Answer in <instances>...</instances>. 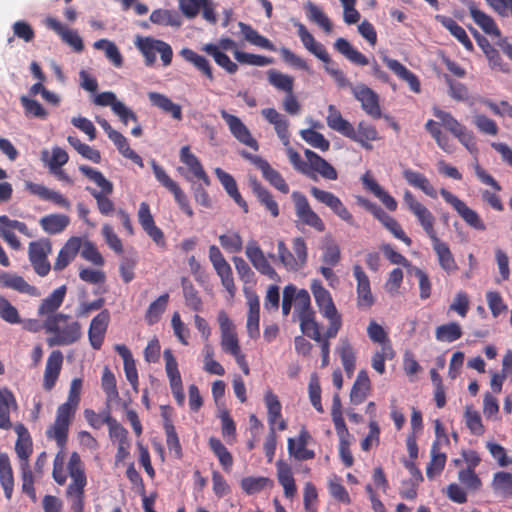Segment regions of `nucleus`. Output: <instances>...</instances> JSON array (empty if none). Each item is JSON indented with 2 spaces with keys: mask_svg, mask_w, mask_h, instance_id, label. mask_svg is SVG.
Here are the masks:
<instances>
[{
  "mask_svg": "<svg viewBox=\"0 0 512 512\" xmlns=\"http://www.w3.org/2000/svg\"><path fill=\"white\" fill-rule=\"evenodd\" d=\"M310 288L319 313L328 321L329 326L324 334H321L320 326L303 334L320 344L322 366L325 367L330 361L329 340L335 338L341 330L342 315L337 310L331 293L322 285L321 281L314 280Z\"/></svg>",
  "mask_w": 512,
  "mask_h": 512,
  "instance_id": "nucleus-1",
  "label": "nucleus"
},
{
  "mask_svg": "<svg viewBox=\"0 0 512 512\" xmlns=\"http://www.w3.org/2000/svg\"><path fill=\"white\" fill-rule=\"evenodd\" d=\"M43 327L46 333L51 334L47 338L49 347L72 345L82 336L81 324L64 313L46 317Z\"/></svg>",
  "mask_w": 512,
  "mask_h": 512,
  "instance_id": "nucleus-2",
  "label": "nucleus"
},
{
  "mask_svg": "<svg viewBox=\"0 0 512 512\" xmlns=\"http://www.w3.org/2000/svg\"><path fill=\"white\" fill-rule=\"evenodd\" d=\"M217 321L221 332L220 345L222 350L233 356L242 372L249 375L250 368L246 356L241 350L234 323L224 310L219 311Z\"/></svg>",
  "mask_w": 512,
  "mask_h": 512,
  "instance_id": "nucleus-3",
  "label": "nucleus"
},
{
  "mask_svg": "<svg viewBox=\"0 0 512 512\" xmlns=\"http://www.w3.org/2000/svg\"><path fill=\"white\" fill-rule=\"evenodd\" d=\"M67 468L72 479L66 491L71 509L73 512H84V488L87 484V478L81 457L77 452H72L70 455Z\"/></svg>",
  "mask_w": 512,
  "mask_h": 512,
  "instance_id": "nucleus-4",
  "label": "nucleus"
},
{
  "mask_svg": "<svg viewBox=\"0 0 512 512\" xmlns=\"http://www.w3.org/2000/svg\"><path fill=\"white\" fill-rule=\"evenodd\" d=\"M79 171L101 188V191L91 187H86V190L96 200L99 212L105 216L110 215L114 211V203L108 197L113 193L112 182L106 179L102 172L90 166L80 165Z\"/></svg>",
  "mask_w": 512,
  "mask_h": 512,
  "instance_id": "nucleus-5",
  "label": "nucleus"
},
{
  "mask_svg": "<svg viewBox=\"0 0 512 512\" xmlns=\"http://www.w3.org/2000/svg\"><path fill=\"white\" fill-rule=\"evenodd\" d=\"M51 252L52 243L48 238H40L29 243L28 259L34 272L40 277L47 276L51 270V264L48 260Z\"/></svg>",
  "mask_w": 512,
  "mask_h": 512,
  "instance_id": "nucleus-6",
  "label": "nucleus"
},
{
  "mask_svg": "<svg viewBox=\"0 0 512 512\" xmlns=\"http://www.w3.org/2000/svg\"><path fill=\"white\" fill-rule=\"evenodd\" d=\"M403 202L407 209L417 219L419 225L422 227L429 239L437 237L435 230L436 219L432 212L420 201L416 199L413 193L409 190H405L403 194Z\"/></svg>",
  "mask_w": 512,
  "mask_h": 512,
  "instance_id": "nucleus-7",
  "label": "nucleus"
},
{
  "mask_svg": "<svg viewBox=\"0 0 512 512\" xmlns=\"http://www.w3.org/2000/svg\"><path fill=\"white\" fill-rule=\"evenodd\" d=\"M294 314L297 316L302 333L319 327L315 311L311 306V298L307 290H296L294 296Z\"/></svg>",
  "mask_w": 512,
  "mask_h": 512,
  "instance_id": "nucleus-8",
  "label": "nucleus"
},
{
  "mask_svg": "<svg viewBox=\"0 0 512 512\" xmlns=\"http://www.w3.org/2000/svg\"><path fill=\"white\" fill-rule=\"evenodd\" d=\"M440 195L453 207L469 227L478 231L486 230V225L480 215L475 210L468 207L463 200L444 188L440 189Z\"/></svg>",
  "mask_w": 512,
  "mask_h": 512,
  "instance_id": "nucleus-9",
  "label": "nucleus"
},
{
  "mask_svg": "<svg viewBox=\"0 0 512 512\" xmlns=\"http://www.w3.org/2000/svg\"><path fill=\"white\" fill-rule=\"evenodd\" d=\"M15 231L29 238L34 236L26 223L11 219L7 215H0V238L6 242L11 249L18 251L22 248V245Z\"/></svg>",
  "mask_w": 512,
  "mask_h": 512,
  "instance_id": "nucleus-10",
  "label": "nucleus"
},
{
  "mask_svg": "<svg viewBox=\"0 0 512 512\" xmlns=\"http://www.w3.org/2000/svg\"><path fill=\"white\" fill-rule=\"evenodd\" d=\"M151 166L157 181L168 189L174 196L175 201L180 209L189 217L194 215L193 210L189 204V200L179 185L170 178L166 171L157 164L155 160L151 161Z\"/></svg>",
  "mask_w": 512,
  "mask_h": 512,
  "instance_id": "nucleus-11",
  "label": "nucleus"
},
{
  "mask_svg": "<svg viewBox=\"0 0 512 512\" xmlns=\"http://www.w3.org/2000/svg\"><path fill=\"white\" fill-rule=\"evenodd\" d=\"M291 198L299 220L303 224L314 228L316 231L323 232L325 230V224L320 216L311 208L306 196L299 191H293Z\"/></svg>",
  "mask_w": 512,
  "mask_h": 512,
  "instance_id": "nucleus-12",
  "label": "nucleus"
},
{
  "mask_svg": "<svg viewBox=\"0 0 512 512\" xmlns=\"http://www.w3.org/2000/svg\"><path fill=\"white\" fill-rule=\"evenodd\" d=\"M209 260L220 277L223 287L233 297L236 292V286L234 284L232 268L216 245L209 247Z\"/></svg>",
  "mask_w": 512,
  "mask_h": 512,
  "instance_id": "nucleus-13",
  "label": "nucleus"
},
{
  "mask_svg": "<svg viewBox=\"0 0 512 512\" xmlns=\"http://www.w3.org/2000/svg\"><path fill=\"white\" fill-rule=\"evenodd\" d=\"M137 218L144 232L160 248H166L164 232L155 224L150 206L147 202H141L137 212Z\"/></svg>",
  "mask_w": 512,
  "mask_h": 512,
  "instance_id": "nucleus-14",
  "label": "nucleus"
},
{
  "mask_svg": "<svg viewBox=\"0 0 512 512\" xmlns=\"http://www.w3.org/2000/svg\"><path fill=\"white\" fill-rule=\"evenodd\" d=\"M311 195L320 203L329 207L340 219L349 225L354 224V218L339 197L316 186L310 188Z\"/></svg>",
  "mask_w": 512,
  "mask_h": 512,
  "instance_id": "nucleus-15",
  "label": "nucleus"
},
{
  "mask_svg": "<svg viewBox=\"0 0 512 512\" xmlns=\"http://www.w3.org/2000/svg\"><path fill=\"white\" fill-rule=\"evenodd\" d=\"M220 115L226 122L229 131L234 136V138H236L240 143L250 147L254 151H258V142L252 136L247 126L239 117L228 113L225 109L220 110Z\"/></svg>",
  "mask_w": 512,
  "mask_h": 512,
  "instance_id": "nucleus-16",
  "label": "nucleus"
},
{
  "mask_svg": "<svg viewBox=\"0 0 512 512\" xmlns=\"http://www.w3.org/2000/svg\"><path fill=\"white\" fill-rule=\"evenodd\" d=\"M354 97L361 103L364 112L374 119L382 116L378 94L365 84H359L352 89Z\"/></svg>",
  "mask_w": 512,
  "mask_h": 512,
  "instance_id": "nucleus-17",
  "label": "nucleus"
},
{
  "mask_svg": "<svg viewBox=\"0 0 512 512\" xmlns=\"http://www.w3.org/2000/svg\"><path fill=\"white\" fill-rule=\"evenodd\" d=\"M353 275L357 282L356 293L358 308H371L375 303V298L371 291L369 277L359 264L353 266Z\"/></svg>",
  "mask_w": 512,
  "mask_h": 512,
  "instance_id": "nucleus-18",
  "label": "nucleus"
},
{
  "mask_svg": "<svg viewBox=\"0 0 512 512\" xmlns=\"http://www.w3.org/2000/svg\"><path fill=\"white\" fill-rule=\"evenodd\" d=\"M220 51L234 50V58L241 64L254 65V66H266L273 63L272 58H268L262 55H256L252 53L242 52L236 49V42L231 38H221L218 44Z\"/></svg>",
  "mask_w": 512,
  "mask_h": 512,
  "instance_id": "nucleus-19",
  "label": "nucleus"
},
{
  "mask_svg": "<svg viewBox=\"0 0 512 512\" xmlns=\"http://www.w3.org/2000/svg\"><path fill=\"white\" fill-rule=\"evenodd\" d=\"M73 416V413L58 408L56 419L53 425H51L47 430L48 438L54 439L60 448H63L66 445L68 429Z\"/></svg>",
  "mask_w": 512,
  "mask_h": 512,
  "instance_id": "nucleus-20",
  "label": "nucleus"
},
{
  "mask_svg": "<svg viewBox=\"0 0 512 512\" xmlns=\"http://www.w3.org/2000/svg\"><path fill=\"white\" fill-rule=\"evenodd\" d=\"M245 254L259 273L269 277L270 279H275L277 277L276 271L270 265L256 241L251 240L247 243Z\"/></svg>",
  "mask_w": 512,
  "mask_h": 512,
  "instance_id": "nucleus-21",
  "label": "nucleus"
},
{
  "mask_svg": "<svg viewBox=\"0 0 512 512\" xmlns=\"http://www.w3.org/2000/svg\"><path fill=\"white\" fill-rule=\"evenodd\" d=\"M109 322L110 313L107 309L102 310L92 319L88 330V338L94 349L99 350L101 348Z\"/></svg>",
  "mask_w": 512,
  "mask_h": 512,
  "instance_id": "nucleus-22",
  "label": "nucleus"
},
{
  "mask_svg": "<svg viewBox=\"0 0 512 512\" xmlns=\"http://www.w3.org/2000/svg\"><path fill=\"white\" fill-rule=\"evenodd\" d=\"M297 28V34L303 44V46L314 56L324 63H329L331 58L325 48V46L317 42L314 36L308 31L307 27L301 22H294Z\"/></svg>",
  "mask_w": 512,
  "mask_h": 512,
  "instance_id": "nucleus-23",
  "label": "nucleus"
},
{
  "mask_svg": "<svg viewBox=\"0 0 512 512\" xmlns=\"http://www.w3.org/2000/svg\"><path fill=\"white\" fill-rule=\"evenodd\" d=\"M19 406L15 395L9 388H0V429L12 428L11 413L18 412Z\"/></svg>",
  "mask_w": 512,
  "mask_h": 512,
  "instance_id": "nucleus-24",
  "label": "nucleus"
},
{
  "mask_svg": "<svg viewBox=\"0 0 512 512\" xmlns=\"http://www.w3.org/2000/svg\"><path fill=\"white\" fill-rule=\"evenodd\" d=\"M63 365V353L60 350H53L47 358L44 377L43 388L46 391H51L61 372Z\"/></svg>",
  "mask_w": 512,
  "mask_h": 512,
  "instance_id": "nucleus-25",
  "label": "nucleus"
},
{
  "mask_svg": "<svg viewBox=\"0 0 512 512\" xmlns=\"http://www.w3.org/2000/svg\"><path fill=\"white\" fill-rule=\"evenodd\" d=\"M45 24L47 28L57 33L62 41L71 46L76 52L83 51V41L76 31L65 27L59 20L53 17L46 18Z\"/></svg>",
  "mask_w": 512,
  "mask_h": 512,
  "instance_id": "nucleus-26",
  "label": "nucleus"
},
{
  "mask_svg": "<svg viewBox=\"0 0 512 512\" xmlns=\"http://www.w3.org/2000/svg\"><path fill=\"white\" fill-rule=\"evenodd\" d=\"M310 440V433L305 428H302L296 440L293 438L288 439L289 454L299 461L313 459L315 457L314 451L307 448Z\"/></svg>",
  "mask_w": 512,
  "mask_h": 512,
  "instance_id": "nucleus-27",
  "label": "nucleus"
},
{
  "mask_svg": "<svg viewBox=\"0 0 512 512\" xmlns=\"http://www.w3.org/2000/svg\"><path fill=\"white\" fill-rule=\"evenodd\" d=\"M0 286L13 289L19 293L27 294L30 296H39L38 288L30 285L22 276L12 274L6 271H0Z\"/></svg>",
  "mask_w": 512,
  "mask_h": 512,
  "instance_id": "nucleus-28",
  "label": "nucleus"
},
{
  "mask_svg": "<svg viewBox=\"0 0 512 512\" xmlns=\"http://www.w3.org/2000/svg\"><path fill=\"white\" fill-rule=\"evenodd\" d=\"M264 400L267 407L269 428H275L277 425L278 430H285L287 428V423L282 418V406L278 396L269 390L265 393Z\"/></svg>",
  "mask_w": 512,
  "mask_h": 512,
  "instance_id": "nucleus-29",
  "label": "nucleus"
},
{
  "mask_svg": "<svg viewBox=\"0 0 512 512\" xmlns=\"http://www.w3.org/2000/svg\"><path fill=\"white\" fill-rule=\"evenodd\" d=\"M81 248V239L79 237L69 238L60 249L53 265L55 271L64 270L77 256Z\"/></svg>",
  "mask_w": 512,
  "mask_h": 512,
  "instance_id": "nucleus-30",
  "label": "nucleus"
},
{
  "mask_svg": "<svg viewBox=\"0 0 512 512\" xmlns=\"http://www.w3.org/2000/svg\"><path fill=\"white\" fill-rule=\"evenodd\" d=\"M326 123L330 129L340 133L344 137L348 139L354 137V126L348 120L343 118L341 112L333 104L328 106Z\"/></svg>",
  "mask_w": 512,
  "mask_h": 512,
  "instance_id": "nucleus-31",
  "label": "nucleus"
},
{
  "mask_svg": "<svg viewBox=\"0 0 512 512\" xmlns=\"http://www.w3.org/2000/svg\"><path fill=\"white\" fill-rule=\"evenodd\" d=\"M262 116L267 122L274 126L275 132L284 145H289V122L284 115L274 108L261 110Z\"/></svg>",
  "mask_w": 512,
  "mask_h": 512,
  "instance_id": "nucleus-32",
  "label": "nucleus"
},
{
  "mask_svg": "<svg viewBox=\"0 0 512 512\" xmlns=\"http://www.w3.org/2000/svg\"><path fill=\"white\" fill-rule=\"evenodd\" d=\"M115 351L122 357L124 362V372L126 379L132 386V389L138 393L139 391V380L138 371L135 360L129 348L124 344H117L114 347Z\"/></svg>",
  "mask_w": 512,
  "mask_h": 512,
  "instance_id": "nucleus-33",
  "label": "nucleus"
},
{
  "mask_svg": "<svg viewBox=\"0 0 512 512\" xmlns=\"http://www.w3.org/2000/svg\"><path fill=\"white\" fill-rule=\"evenodd\" d=\"M433 250L437 255L440 267L447 273L452 274L458 270V265L447 243L439 237L431 239Z\"/></svg>",
  "mask_w": 512,
  "mask_h": 512,
  "instance_id": "nucleus-34",
  "label": "nucleus"
},
{
  "mask_svg": "<svg viewBox=\"0 0 512 512\" xmlns=\"http://www.w3.org/2000/svg\"><path fill=\"white\" fill-rule=\"evenodd\" d=\"M468 9L473 21L488 35L500 37L501 32L495 20L484 11L477 8L474 1L468 3Z\"/></svg>",
  "mask_w": 512,
  "mask_h": 512,
  "instance_id": "nucleus-35",
  "label": "nucleus"
},
{
  "mask_svg": "<svg viewBox=\"0 0 512 512\" xmlns=\"http://www.w3.org/2000/svg\"><path fill=\"white\" fill-rule=\"evenodd\" d=\"M305 156L310 163V171L319 173L323 178L336 180L338 173L336 169L316 152L306 149Z\"/></svg>",
  "mask_w": 512,
  "mask_h": 512,
  "instance_id": "nucleus-36",
  "label": "nucleus"
},
{
  "mask_svg": "<svg viewBox=\"0 0 512 512\" xmlns=\"http://www.w3.org/2000/svg\"><path fill=\"white\" fill-rule=\"evenodd\" d=\"M384 63L392 70L400 79L406 81L410 89L415 93H420L421 85L418 77L407 69L402 63L396 59H391L387 56L383 57Z\"/></svg>",
  "mask_w": 512,
  "mask_h": 512,
  "instance_id": "nucleus-37",
  "label": "nucleus"
},
{
  "mask_svg": "<svg viewBox=\"0 0 512 512\" xmlns=\"http://www.w3.org/2000/svg\"><path fill=\"white\" fill-rule=\"evenodd\" d=\"M26 188L31 194L38 196L42 200L51 201L65 209L70 208V202L66 197L57 191L48 189L42 184L28 182Z\"/></svg>",
  "mask_w": 512,
  "mask_h": 512,
  "instance_id": "nucleus-38",
  "label": "nucleus"
},
{
  "mask_svg": "<svg viewBox=\"0 0 512 512\" xmlns=\"http://www.w3.org/2000/svg\"><path fill=\"white\" fill-rule=\"evenodd\" d=\"M362 182L364 187L377 197L389 211L397 209L396 200L378 184L369 172L363 175Z\"/></svg>",
  "mask_w": 512,
  "mask_h": 512,
  "instance_id": "nucleus-39",
  "label": "nucleus"
},
{
  "mask_svg": "<svg viewBox=\"0 0 512 512\" xmlns=\"http://www.w3.org/2000/svg\"><path fill=\"white\" fill-rule=\"evenodd\" d=\"M335 351L340 357L346 375L352 377L356 368V352L350 340L341 338Z\"/></svg>",
  "mask_w": 512,
  "mask_h": 512,
  "instance_id": "nucleus-40",
  "label": "nucleus"
},
{
  "mask_svg": "<svg viewBox=\"0 0 512 512\" xmlns=\"http://www.w3.org/2000/svg\"><path fill=\"white\" fill-rule=\"evenodd\" d=\"M180 160L184 163L193 176L201 180L205 185H210V179L199 159L190 151L189 146H183L180 150Z\"/></svg>",
  "mask_w": 512,
  "mask_h": 512,
  "instance_id": "nucleus-41",
  "label": "nucleus"
},
{
  "mask_svg": "<svg viewBox=\"0 0 512 512\" xmlns=\"http://www.w3.org/2000/svg\"><path fill=\"white\" fill-rule=\"evenodd\" d=\"M214 172L227 194L243 209L245 213H247L248 205L238 191L237 183L233 176L221 168H216Z\"/></svg>",
  "mask_w": 512,
  "mask_h": 512,
  "instance_id": "nucleus-42",
  "label": "nucleus"
},
{
  "mask_svg": "<svg viewBox=\"0 0 512 512\" xmlns=\"http://www.w3.org/2000/svg\"><path fill=\"white\" fill-rule=\"evenodd\" d=\"M304 11L307 19L318 25L326 34H330L333 30V24L329 17L324 13V11L313 3L312 1H307L304 3Z\"/></svg>",
  "mask_w": 512,
  "mask_h": 512,
  "instance_id": "nucleus-43",
  "label": "nucleus"
},
{
  "mask_svg": "<svg viewBox=\"0 0 512 512\" xmlns=\"http://www.w3.org/2000/svg\"><path fill=\"white\" fill-rule=\"evenodd\" d=\"M148 99L151 104L163 112L170 114L175 120H182V108L179 104L174 103L166 95L158 92H149Z\"/></svg>",
  "mask_w": 512,
  "mask_h": 512,
  "instance_id": "nucleus-44",
  "label": "nucleus"
},
{
  "mask_svg": "<svg viewBox=\"0 0 512 512\" xmlns=\"http://www.w3.org/2000/svg\"><path fill=\"white\" fill-rule=\"evenodd\" d=\"M402 175L410 186L420 189L423 193L431 198H437L436 189L424 174L412 169H405Z\"/></svg>",
  "mask_w": 512,
  "mask_h": 512,
  "instance_id": "nucleus-45",
  "label": "nucleus"
},
{
  "mask_svg": "<svg viewBox=\"0 0 512 512\" xmlns=\"http://www.w3.org/2000/svg\"><path fill=\"white\" fill-rule=\"evenodd\" d=\"M66 295V286L62 285L55 289L49 296L42 300L39 308L38 315L51 316L57 314L56 311L62 305Z\"/></svg>",
  "mask_w": 512,
  "mask_h": 512,
  "instance_id": "nucleus-46",
  "label": "nucleus"
},
{
  "mask_svg": "<svg viewBox=\"0 0 512 512\" xmlns=\"http://www.w3.org/2000/svg\"><path fill=\"white\" fill-rule=\"evenodd\" d=\"M370 390L371 382L367 371H359L350 392L351 402L356 405L363 403L369 395Z\"/></svg>",
  "mask_w": 512,
  "mask_h": 512,
  "instance_id": "nucleus-47",
  "label": "nucleus"
},
{
  "mask_svg": "<svg viewBox=\"0 0 512 512\" xmlns=\"http://www.w3.org/2000/svg\"><path fill=\"white\" fill-rule=\"evenodd\" d=\"M251 187L261 205L269 211L272 217H278L280 213L278 203L275 201L271 192L262 186L257 179L251 180Z\"/></svg>",
  "mask_w": 512,
  "mask_h": 512,
  "instance_id": "nucleus-48",
  "label": "nucleus"
},
{
  "mask_svg": "<svg viewBox=\"0 0 512 512\" xmlns=\"http://www.w3.org/2000/svg\"><path fill=\"white\" fill-rule=\"evenodd\" d=\"M379 139L378 131L374 125L361 121L358 123L357 128L354 127V137L350 140L359 143L367 150L372 149L370 142Z\"/></svg>",
  "mask_w": 512,
  "mask_h": 512,
  "instance_id": "nucleus-49",
  "label": "nucleus"
},
{
  "mask_svg": "<svg viewBox=\"0 0 512 512\" xmlns=\"http://www.w3.org/2000/svg\"><path fill=\"white\" fill-rule=\"evenodd\" d=\"M0 484L6 499L10 500L14 489V476L9 456L6 453H0Z\"/></svg>",
  "mask_w": 512,
  "mask_h": 512,
  "instance_id": "nucleus-50",
  "label": "nucleus"
},
{
  "mask_svg": "<svg viewBox=\"0 0 512 512\" xmlns=\"http://www.w3.org/2000/svg\"><path fill=\"white\" fill-rule=\"evenodd\" d=\"M436 19L445 27L468 51H473V43L468 37L466 31L454 19L437 15Z\"/></svg>",
  "mask_w": 512,
  "mask_h": 512,
  "instance_id": "nucleus-51",
  "label": "nucleus"
},
{
  "mask_svg": "<svg viewBox=\"0 0 512 512\" xmlns=\"http://www.w3.org/2000/svg\"><path fill=\"white\" fill-rule=\"evenodd\" d=\"M70 223V218L64 214H49L39 220L41 228L50 235L63 232Z\"/></svg>",
  "mask_w": 512,
  "mask_h": 512,
  "instance_id": "nucleus-52",
  "label": "nucleus"
},
{
  "mask_svg": "<svg viewBox=\"0 0 512 512\" xmlns=\"http://www.w3.org/2000/svg\"><path fill=\"white\" fill-rule=\"evenodd\" d=\"M180 54L187 62L193 64L209 81H214L212 67L208 59L189 48L182 49Z\"/></svg>",
  "mask_w": 512,
  "mask_h": 512,
  "instance_id": "nucleus-53",
  "label": "nucleus"
},
{
  "mask_svg": "<svg viewBox=\"0 0 512 512\" xmlns=\"http://www.w3.org/2000/svg\"><path fill=\"white\" fill-rule=\"evenodd\" d=\"M335 49L344 55L349 61L354 64L365 66L369 64L368 58L360 51L355 49L348 40L338 38L334 43Z\"/></svg>",
  "mask_w": 512,
  "mask_h": 512,
  "instance_id": "nucleus-54",
  "label": "nucleus"
},
{
  "mask_svg": "<svg viewBox=\"0 0 512 512\" xmlns=\"http://www.w3.org/2000/svg\"><path fill=\"white\" fill-rule=\"evenodd\" d=\"M202 50L208 55L213 57L217 65L223 68L229 74H235L238 70V66L234 63L228 55L219 50L215 44L209 43L202 47Z\"/></svg>",
  "mask_w": 512,
  "mask_h": 512,
  "instance_id": "nucleus-55",
  "label": "nucleus"
},
{
  "mask_svg": "<svg viewBox=\"0 0 512 512\" xmlns=\"http://www.w3.org/2000/svg\"><path fill=\"white\" fill-rule=\"evenodd\" d=\"M238 26L245 40L249 43L270 51L276 50L275 45L268 38L260 35L251 25L239 22Z\"/></svg>",
  "mask_w": 512,
  "mask_h": 512,
  "instance_id": "nucleus-56",
  "label": "nucleus"
},
{
  "mask_svg": "<svg viewBox=\"0 0 512 512\" xmlns=\"http://www.w3.org/2000/svg\"><path fill=\"white\" fill-rule=\"evenodd\" d=\"M492 488L494 493L503 499L512 498V474L505 471L495 473Z\"/></svg>",
  "mask_w": 512,
  "mask_h": 512,
  "instance_id": "nucleus-57",
  "label": "nucleus"
},
{
  "mask_svg": "<svg viewBox=\"0 0 512 512\" xmlns=\"http://www.w3.org/2000/svg\"><path fill=\"white\" fill-rule=\"evenodd\" d=\"M109 139L114 143L117 150L123 157L131 160L141 168L144 167L142 158L133 149L130 148L128 140L124 135H122L120 132H117L113 134V136Z\"/></svg>",
  "mask_w": 512,
  "mask_h": 512,
  "instance_id": "nucleus-58",
  "label": "nucleus"
},
{
  "mask_svg": "<svg viewBox=\"0 0 512 512\" xmlns=\"http://www.w3.org/2000/svg\"><path fill=\"white\" fill-rule=\"evenodd\" d=\"M150 21L154 24L179 27L182 24L179 13L175 10L156 9L150 14Z\"/></svg>",
  "mask_w": 512,
  "mask_h": 512,
  "instance_id": "nucleus-59",
  "label": "nucleus"
},
{
  "mask_svg": "<svg viewBox=\"0 0 512 512\" xmlns=\"http://www.w3.org/2000/svg\"><path fill=\"white\" fill-rule=\"evenodd\" d=\"M262 173L263 178L269 182L274 188L279 190L280 192L287 194L289 192V186L286 183L285 179L282 175L271 167V165L266 160L264 164L259 169Z\"/></svg>",
  "mask_w": 512,
  "mask_h": 512,
  "instance_id": "nucleus-60",
  "label": "nucleus"
},
{
  "mask_svg": "<svg viewBox=\"0 0 512 512\" xmlns=\"http://www.w3.org/2000/svg\"><path fill=\"white\" fill-rule=\"evenodd\" d=\"M168 301L169 294L164 293L149 305L145 314V320L149 325H154L160 320L166 310Z\"/></svg>",
  "mask_w": 512,
  "mask_h": 512,
  "instance_id": "nucleus-61",
  "label": "nucleus"
},
{
  "mask_svg": "<svg viewBox=\"0 0 512 512\" xmlns=\"http://www.w3.org/2000/svg\"><path fill=\"white\" fill-rule=\"evenodd\" d=\"M209 447L217 456L221 466L226 472H230L233 465V457L224 444L215 437L209 439Z\"/></svg>",
  "mask_w": 512,
  "mask_h": 512,
  "instance_id": "nucleus-62",
  "label": "nucleus"
},
{
  "mask_svg": "<svg viewBox=\"0 0 512 512\" xmlns=\"http://www.w3.org/2000/svg\"><path fill=\"white\" fill-rule=\"evenodd\" d=\"M461 326L457 322L440 325L435 330V337L440 342H454L462 336Z\"/></svg>",
  "mask_w": 512,
  "mask_h": 512,
  "instance_id": "nucleus-63",
  "label": "nucleus"
},
{
  "mask_svg": "<svg viewBox=\"0 0 512 512\" xmlns=\"http://www.w3.org/2000/svg\"><path fill=\"white\" fill-rule=\"evenodd\" d=\"M267 75L268 82L277 90L283 91L286 94L293 92L294 78L292 76L283 74L274 69L269 70Z\"/></svg>",
  "mask_w": 512,
  "mask_h": 512,
  "instance_id": "nucleus-64",
  "label": "nucleus"
}]
</instances>
